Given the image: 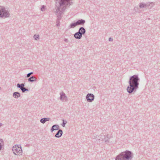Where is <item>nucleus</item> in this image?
Masks as SVG:
<instances>
[{
    "mask_svg": "<svg viewBox=\"0 0 160 160\" xmlns=\"http://www.w3.org/2000/svg\"><path fill=\"white\" fill-rule=\"evenodd\" d=\"M140 79L138 75H134L130 77L128 83L129 85L128 87L127 90V92L130 94L133 92H136L138 88Z\"/></svg>",
    "mask_w": 160,
    "mask_h": 160,
    "instance_id": "1",
    "label": "nucleus"
},
{
    "mask_svg": "<svg viewBox=\"0 0 160 160\" xmlns=\"http://www.w3.org/2000/svg\"><path fill=\"white\" fill-rule=\"evenodd\" d=\"M133 153L130 151L126 150L117 156L115 160H132Z\"/></svg>",
    "mask_w": 160,
    "mask_h": 160,
    "instance_id": "2",
    "label": "nucleus"
},
{
    "mask_svg": "<svg viewBox=\"0 0 160 160\" xmlns=\"http://www.w3.org/2000/svg\"><path fill=\"white\" fill-rule=\"evenodd\" d=\"M59 3L60 8H62L63 10L65 11L67 8H68L72 4L71 2L72 0H56Z\"/></svg>",
    "mask_w": 160,
    "mask_h": 160,
    "instance_id": "3",
    "label": "nucleus"
},
{
    "mask_svg": "<svg viewBox=\"0 0 160 160\" xmlns=\"http://www.w3.org/2000/svg\"><path fill=\"white\" fill-rule=\"evenodd\" d=\"M8 9L5 7H2L0 9V17L2 18H6L10 17L9 11Z\"/></svg>",
    "mask_w": 160,
    "mask_h": 160,
    "instance_id": "4",
    "label": "nucleus"
},
{
    "mask_svg": "<svg viewBox=\"0 0 160 160\" xmlns=\"http://www.w3.org/2000/svg\"><path fill=\"white\" fill-rule=\"evenodd\" d=\"M12 151L15 155H20L22 154V151L20 145H15L12 148Z\"/></svg>",
    "mask_w": 160,
    "mask_h": 160,
    "instance_id": "5",
    "label": "nucleus"
},
{
    "mask_svg": "<svg viewBox=\"0 0 160 160\" xmlns=\"http://www.w3.org/2000/svg\"><path fill=\"white\" fill-rule=\"evenodd\" d=\"M152 2L149 3L148 2L146 3H145L143 2H141L139 4V7L140 8H151L153 7Z\"/></svg>",
    "mask_w": 160,
    "mask_h": 160,
    "instance_id": "6",
    "label": "nucleus"
},
{
    "mask_svg": "<svg viewBox=\"0 0 160 160\" xmlns=\"http://www.w3.org/2000/svg\"><path fill=\"white\" fill-rule=\"evenodd\" d=\"M62 8H60L59 6L58 7L57 9L56 10V12L57 13H58L57 19L61 20L62 18V12L64 11L63 10Z\"/></svg>",
    "mask_w": 160,
    "mask_h": 160,
    "instance_id": "7",
    "label": "nucleus"
},
{
    "mask_svg": "<svg viewBox=\"0 0 160 160\" xmlns=\"http://www.w3.org/2000/svg\"><path fill=\"white\" fill-rule=\"evenodd\" d=\"M99 138L98 140H101L102 141H104L106 143L109 142L108 139L110 138L108 137V135H107L106 136L104 135H100L98 137Z\"/></svg>",
    "mask_w": 160,
    "mask_h": 160,
    "instance_id": "8",
    "label": "nucleus"
},
{
    "mask_svg": "<svg viewBox=\"0 0 160 160\" xmlns=\"http://www.w3.org/2000/svg\"><path fill=\"white\" fill-rule=\"evenodd\" d=\"M86 98L87 102H91L94 101L95 96L93 94L88 93L87 95Z\"/></svg>",
    "mask_w": 160,
    "mask_h": 160,
    "instance_id": "9",
    "label": "nucleus"
},
{
    "mask_svg": "<svg viewBox=\"0 0 160 160\" xmlns=\"http://www.w3.org/2000/svg\"><path fill=\"white\" fill-rule=\"evenodd\" d=\"M60 99L61 101H63L64 100H68V98L64 92H61L60 93Z\"/></svg>",
    "mask_w": 160,
    "mask_h": 160,
    "instance_id": "10",
    "label": "nucleus"
},
{
    "mask_svg": "<svg viewBox=\"0 0 160 160\" xmlns=\"http://www.w3.org/2000/svg\"><path fill=\"white\" fill-rule=\"evenodd\" d=\"M58 130V131L55 135V137L57 138H59L62 136L63 133V132L61 129H59Z\"/></svg>",
    "mask_w": 160,
    "mask_h": 160,
    "instance_id": "11",
    "label": "nucleus"
},
{
    "mask_svg": "<svg viewBox=\"0 0 160 160\" xmlns=\"http://www.w3.org/2000/svg\"><path fill=\"white\" fill-rule=\"evenodd\" d=\"M59 128V126L57 124L53 125L51 127L50 131L51 132H53L54 131L58 130Z\"/></svg>",
    "mask_w": 160,
    "mask_h": 160,
    "instance_id": "12",
    "label": "nucleus"
},
{
    "mask_svg": "<svg viewBox=\"0 0 160 160\" xmlns=\"http://www.w3.org/2000/svg\"><path fill=\"white\" fill-rule=\"evenodd\" d=\"M77 26L83 25L85 22V21L82 19H78L76 21Z\"/></svg>",
    "mask_w": 160,
    "mask_h": 160,
    "instance_id": "13",
    "label": "nucleus"
},
{
    "mask_svg": "<svg viewBox=\"0 0 160 160\" xmlns=\"http://www.w3.org/2000/svg\"><path fill=\"white\" fill-rule=\"evenodd\" d=\"M74 37L76 39H80L82 38V35L79 32H78L75 33L74 34Z\"/></svg>",
    "mask_w": 160,
    "mask_h": 160,
    "instance_id": "14",
    "label": "nucleus"
},
{
    "mask_svg": "<svg viewBox=\"0 0 160 160\" xmlns=\"http://www.w3.org/2000/svg\"><path fill=\"white\" fill-rule=\"evenodd\" d=\"M86 31L85 29L83 27H81L79 28L78 32L82 35H84Z\"/></svg>",
    "mask_w": 160,
    "mask_h": 160,
    "instance_id": "15",
    "label": "nucleus"
},
{
    "mask_svg": "<svg viewBox=\"0 0 160 160\" xmlns=\"http://www.w3.org/2000/svg\"><path fill=\"white\" fill-rule=\"evenodd\" d=\"M50 120V118H42L40 120L41 122L44 124L46 122Z\"/></svg>",
    "mask_w": 160,
    "mask_h": 160,
    "instance_id": "16",
    "label": "nucleus"
},
{
    "mask_svg": "<svg viewBox=\"0 0 160 160\" xmlns=\"http://www.w3.org/2000/svg\"><path fill=\"white\" fill-rule=\"evenodd\" d=\"M25 86V83H22L21 84L18 83L17 84V88H19L21 90L22 89V88L24 87Z\"/></svg>",
    "mask_w": 160,
    "mask_h": 160,
    "instance_id": "17",
    "label": "nucleus"
},
{
    "mask_svg": "<svg viewBox=\"0 0 160 160\" xmlns=\"http://www.w3.org/2000/svg\"><path fill=\"white\" fill-rule=\"evenodd\" d=\"M28 80L29 82H32L36 81L37 78L34 76H32L28 79Z\"/></svg>",
    "mask_w": 160,
    "mask_h": 160,
    "instance_id": "18",
    "label": "nucleus"
},
{
    "mask_svg": "<svg viewBox=\"0 0 160 160\" xmlns=\"http://www.w3.org/2000/svg\"><path fill=\"white\" fill-rule=\"evenodd\" d=\"M20 96V93L18 92H14L13 93V96L16 98H18Z\"/></svg>",
    "mask_w": 160,
    "mask_h": 160,
    "instance_id": "19",
    "label": "nucleus"
},
{
    "mask_svg": "<svg viewBox=\"0 0 160 160\" xmlns=\"http://www.w3.org/2000/svg\"><path fill=\"white\" fill-rule=\"evenodd\" d=\"M77 26L76 22H74L73 23L70 24L69 26V28H74Z\"/></svg>",
    "mask_w": 160,
    "mask_h": 160,
    "instance_id": "20",
    "label": "nucleus"
},
{
    "mask_svg": "<svg viewBox=\"0 0 160 160\" xmlns=\"http://www.w3.org/2000/svg\"><path fill=\"white\" fill-rule=\"evenodd\" d=\"M62 121H63V122H62V126L63 127H65V125L67 123V122L66 121H65L63 119L62 120Z\"/></svg>",
    "mask_w": 160,
    "mask_h": 160,
    "instance_id": "21",
    "label": "nucleus"
},
{
    "mask_svg": "<svg viewBox=\"0 0 160 160\" xmlns=\"http://www.w3.org/2000/svg\"><path fill=\"white\" fill-rule=\"evenodd\" d=\"M21 91H22V92L23 93V92H24L26 91H28L29 90L28 89L24 87L22 88V89L21 90Z\"/></svg>",
    "mask_w": 160,
    "mask_h": 160,
    "instance_id": "22",
    "label": "nucleus"
},
{
    "mask_svg": "<svg viewBox=\"0 0 160 160\" xmlns=\"http://www.w3.org/2000/svg\"><path fill=\"white\" fill-rule=\"evenodd\" d=\"M39 36L38 35L35 34L34 36V38L35 40H37L38 39H39Z\"/></svg>",
    "mask_w": 160,
    "mask_h": 160,
    "instance_id": "23",
    "label": "nucleus"
},
{
    "mask_svg": "<svg viewBox=\"0 0 160 160\" xmlns=\"http://www.w3.org/2000/svg\"><path fill=\"white\" fill-rule=\"evenodd\" d=\"M60 20H58V19H57V20H56V23H57V24H56V25L57 26H59L60 25Z\"/></svg>",
    "mask_w": 160,
    "mask_h": 160,
    "instance_id": "24",
    "label": "nucleus"
},
{
    "mask_svg": "<svg viewBox=\"0 0 160 160\" xmlns=\"http://www.w3.org/2000/svg\"><path fill=\"white\" fill-rule=\"evenodd\" d=\"M33 72H31L28 73L26 77L27 78H29V77H30V75H31L33 74Z\"/></svg>",
    "mask_w": 160,
    "mask_h": 160,
    "instance_id": "25",
    "label": "nucleus"
},
{
    "mask_svg": "<svg viewBox=\"0 0 160 160\" xmlns=\"http://www.w3.org/2000/svg\"><path fill=\"white\" fill-rule=\"evenodd\" d=\"M45 6L44 5H42V7L41 8V11H43L45 9Z\"/></svg>",
    "mask_w": 160,
    "mask_h": 160,
    "instance_id": "26",
    "label": "nucleus"
},
{
    "mask_svg": "<svg viewBox=\"0 0 160 160\" xmlns=\"http://www.w3.org/2000/svg\"><path fill=\"white\" fill-rule=\"evenodd\" d=\"M64 41L65 42H66L68 43V39L67 38H65L64 39Z\"/></svg>",
    "mask_w": 160,
    "mask_h": 160,
    "instance_id": "27",
    "label": "nucleus"
},
{
    "mask_svg": "<svg viewBox=\"0 0 160 160\" xmlns=\"http://www.w3.org/2000/svg\"><path fill=\"white\" fill-rule=\"evenodd\" d=\"M113 39L111 38H109V41H113Z\"/></svg>",
    "mask_w": 160,
    "mask_h": 160,
    "instance_id": "28",
    "label": "nucleus"
},
{
    "mask_svg": "<svg viewBox=\"0 0 160 160\" xmlns=\"http://www.w3.org/2000/svg\"><path fill=\"white\" fill-rule=\"evenodd\" d=\"M2 145L1 143L0 142V151L2 149Z\"/></svg>",
    "mask_w": 160,
    "mask_h": 160,
    "instance_id": "29",
    "label": "nucleus"
},
{
    "mask_svg": "<svg viewBox=\"0 0 160 160\" xmlns=\"http://www.w3.org/2000/svg\"><path fill=\"white\" fill-rule=\"evenodd\" d=\"M0 141L1 142H3V140H2V139H1L0 140Z\"/></svg>",
    "mask_w": 160,
    "mask_h": 160,
    "instance_id": "30",
    "label": "nucleus"
},
{
    "mask_svg": "<svg viewBox=\"0 0 160 160\" xmlns=\"http://www.w3.org/2000/svg\"><path fill=\"white\" fill-rule=\"evenodd\" d=\"M2 7H4L3 6H0V9L2 8Z\"/></svg>",
    "mask_w": 160,
    "mask_h": 160,
    "instance_id": "31",
    "label": "nucleus"
},
{
    "mask_svg": "<svg viewBox=\"0 0 160 160\" xmlns=\"http://www.w3.org/2000/svg\"><path fill=\"white\" fill-rule=\"evenodd\" d=\"M2 125V123H0V127Z\"/></svg>",
    "mask_w": 160,
    "mask_h": 160,
    "instance_id": "32",
    "label": "nucleus"
},
{
    "mask_svg": "<svg viewBox=\"0 0 160 160\" xmlns=\"http://www.w3.org/2000/svg\"><path fill=\"white\" fill-rule=\"evenodd\" d=\"M29 146V145L28 144H27L26 146Z\"/></svg>",
    "mask_w": 160,
    "mask_h": 160,
    "instance_id": "33",
    "label": "nucleus"
},
{
    "mask_svg": "<svg viewBox=\"0 0 160 160\" xmlns=\"http://www.w3.org/2000/svg\"><path fill=\"white\" fill-rule=\"evenodd\" d=\"M1 87H0V90L1 89Z\"/></svg>",
    "mask_w": 160,
    "mask_h": 160,
    "instance_id": "34",
    "label": "nucleus"
}]
</instances>
